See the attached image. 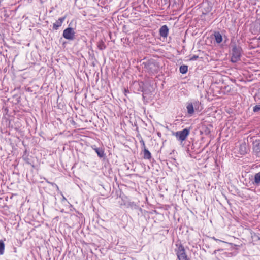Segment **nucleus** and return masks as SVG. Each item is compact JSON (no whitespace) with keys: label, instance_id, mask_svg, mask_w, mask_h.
I'll return each mask as SVG.
<instances>
[{"label":"nucleus","instance_id":"f257e3e1","mask_svg":"<svg viewBox=\"0 0 260 260\" xmlns=\"http://www.w3.org/2000/svg\"><path fill=\"white\" fill-rule=\"evenodd\" d=\"M231 61L233 63L237 62L241 60L242 49L241 46L235 42H232L230 45Z\"/></svg>","mask_w":260,"mask_h":260},{"label":"nucleus","instance_id":"f03ea898","mask_svg":"<svg viewBox=\"0 0 260 260\" xmlns=\"http://www.w3.org/2000/svg\"><path fill=\"white\" fill-rule=\"evenodd\" d=\"M144 70L150 74H153L158 72L159 64L153 60H150L143 62Z\"/></svg>","mask_w":260,"mask_h":260},{"label":"nucleus","instance_id":"7ed1b4c3","mask_svg":"<svg viewBox=\"0 0 260 260\" xmlns=\"http://www.w3.org/2000/svg\"><path fill=\"white\" fill-rule=\"evenodd\" d=\"M186 109L188 115L191 116L194 114L195 111H200L201 110V104L198 101L187 103Z\"/></svg>","mask_w":260,"mask_h":260},{"label":"nucleus","instance_id":"20e7f679","mask_svg":"<svg viewBox=\"0 0 260 260\" xmlns=\"http://www.w3.org/2000/svg\"><path fill=\"white\" fill-rule=\"evenodd\" d=\"M190 132L189 129L184 128L182 131H177L173 133V135L175 136L177 140L183 142L185 140Z\"/></svg>","mask_w":260,"mask_h":260},{"label":"nucleus","instance_id":"39448f33","mask_svg":"<svg viewBox=\"0 0 260 260\" xmlns=\"http://www.w3.org/2000/svg\"><path fill=\"white\" fill-rule=\"evenodd\" d=\"M75 32L73 28L68 27L63 31V37L69 40H73L75 39Z\"/></svg>","mask_w":260,"mask_h":260},{"label":"nucleus","instance_id":"423d86ee","mask_svg":"<svg viewBox=\"0 0 260 260\" xmlns=\"http://www.w3.org/2000/svg\"><path fill=\"white\" fill-rule=\"evenodd\" d=\"M177 255L179 260H188L184 247L182 245H179L178 248Z\"/></svg>","mask_w":260,"mask_h":260},{"label":"nucleus","instance_id":"0eeeda50","mask_svg":"<svg viewBox=\"0 0 260 260\" xmlns=\"http://www.w3.org/2000/svg\"><path fill=\"white\" fill-rule=\"evenodd\" d=\"M252 149L254 154L256 157L260 158V140L256 139L253 141Z\"/></svg>","mask_w":260,"mask_h":260},{"label":"nucleus","instance_id":"6e6552de","mask_svg":"<svg viewBox=\"0 0 260 260\" xmlns=\"http://www.w3.org/2000/svg\"><path fill=\"white\" fill-rule=\"evenodd\" d=\"M91 148L95 151V152L97 153L98 156L100 158H104L105 157V153L103 148H98L95 145L92 146Z\"/></svg>","mask_w":260,"mask_h":260},{"label":"nucleus","instance_id":"1a4fd4ad","mask_svg":"<svg viewBox=\"0 0 260 260\" xmlns=\"http://www.w3.org/2000/svg\"><path fill=\"white\" fill-rule=\"evenodd\" d=\"M159 31L161 37L166 38L168 35L169 28L166 25H164L160 27Z\"/></svg>","mask_w":260,"mask_h":260},{"label":"nucleus","instance_id":"9d476101","mask_svg":"<svg viewBox=\"0 0 260 260\" xmlns=\"http://www.w3.org/2000/svg\"><path fill=\"white\" fill-rule=\"evenodd\" d=\"M66 17H60L59 18L56 22L53 24V28L55 30H57L59 27H60L64 21Z\"/></svg>","mask_w":260,"mask_h":260},{"label":"nucleus","instance_id":"9b49d317","mask_svg":"<svg viewBox=\"0 0 260 260\" xmlns=\"http://www.w3.org/2000/svg\"><path fill=\"white\" fill-rule=\"evenodd\" d=\"M134 86L137 88V91H144V83L143 82H135L134 83Z\"/></svg>","mask_w":260,"mask_h":260},{"label":"nucleus","instance_id":"f8f14e48","mask_svg":"<svg viewBox=\"0 0 260 260\" xmlns=\"http://www.w3.org/2000/svg\"><path fill=\"white\" fill-rule=\"evenodd\" d=\"M215 41L217 43L219 44L222 42L223 38L221 34L218 31H216L214 34Z\"/></svg>","mask_w":260,"mask_h":260},{"label":"nucleus","instance_id":"ddd939ff","mask_svg":"<svg viewBox=\"0 0 260 260\" xmlns=\"http://www.w3.org/2000/svg\"><path fill=\"white\" fill-rule=\"evenodd\" d=\"M254 185L258 186L260 185V171L254 175V181L253 182Z\"/></svg>","mask_w":260,"mask_h":260},{"label":"nucleus","instance_id":"4468645a","mask_svg":"<svg viewBox=\"0 0 260 260\" xmlns=\"http://www.w3.org/2000/svg\"><path fill=\"white\" fill-rule=\"evenodd\" d=\"M143 158L145 159H150L151 158V154L150 151L146 148H143Z\"/></svg>","mask_w":260,"mask_h":260},{"label":"nucleus","instance_id":"2eb2a0df","mask_svg":"<svg viewBox=\"0 0 260 260\" xmlns=\"http://www.w3.org/2000/svg\"><path fill=\"white\" fill-rule=\"evenodd\" d=\"M98 45V48L100 50H104L106 48V45H105V44L104 42V41H102V40H100L98 43V45Z\"/></svg>","mask_w":260,"mask_h":260},{"label":"nucleus","instance_id":"dca6fc26","mask_svg":"<svg viewBox=\"0 0 260 260\" xmlns=\"http://www.w3.org/2000/svg\"><path fill=\"white\" fill-rule=\"evenodd\" d=\"M188 71V66L186 65H182L180 67L179 71L182 74H185Z\"/></svg>","mask_w":260,"mask_h":260},{"label":"nucleus","instance_id":"f3484780","mask_svg":"<svg viewBox=\"0 0 260 260\" xmlns=\"http://www.w3.org/2000/svg\"><path fill=\"white\" fill-rule=\"evenodd\" d=\"M127 207H130L132 209H137L139 208V206L134 202H129L127 204Z\"/></svg>","mask_w":260,"mask_h":260},{"label":"nucleus","instance_id":"a211bd4d","mask_svg":"<svg viewBox=\"0 0 260 260\" xmlns=\"http://www.w3.org/2000/svg\"><path fill=\"white\" fill-rule=\"evenodd\" d=\"M5 244L2 240H0V255H2L4 253Z\"/></svg>","mask_w":260,"mask_h":260},{"label":"nucleus","instance_id":"6ab92c4d","mask_svg":"<svg viewBox=\"0 0 260 260\" xmlns=\"http://www.w3.org/2000/svg\"><path fill=\"white\" fill-rule=\"evenodd\" d=\"M240 147H241V150L242 151L241 154L246 153V143H242L240 145Z\"/></svg>","mask_w":260,"mask_h":260},{"label":"nucleus","instance_id":"aec40b11","mask_svg":"<svg viewBox=\"0 0 260 260\" xmlns=\"http://www.w3.org/2000/svg\"><path fill=\"white\" fill-rule=\"evenodd\" d=\"M202 129L204 131L203 133L205 134V135H208L210 134L211 131L208 127L205 126L203 127Z\"/></svg>","mask_w":260,"mask_h":260},{"label":"nucleus","instance_id":"412c9836","mask_svg":"<svg viewBox=\"0 0 260 260\" xmlns=\"http://www.w3.org/2000/svg\"><path fill=\"white\" fill-rule=\"evenodd\" d=\"M23 158L24 160V161L26 162V163L30 165L32 167H34V165L33 164H31L30 162V159L28 157H24L23 156Z\"/></svg>","mask_w":260,"mask_h":260},{"label":"nucleus","instance_id":"4be33fe9","mask_svg":"<svg viewBox=\"0 0 260 260\" xmlns=\"http://www.w3.org/2000/svg\"><path fill=\"white\" fill-rule=\"evenodd\" d=\"M253 111L254 112H258L260 111V105H255L253 109Z\"/></svg>","mask_w":260,"mask_h":260},{"label":"nucleus","instance_id":"5701e85b","mask_svg":"<svg viewBox=\"0 0 260 260\" xmlns=\"http://www.w3.org/2000/svg\"><path fill=\"white\" fill-rule=\"evenodd\" d=\"M199 58V56L198 55H193L190 58V60H196V59H197L198 58Z\"/></svg>","mask_w":260,"mask_h":260},{"label":"nucleus","instance_id":"b1692460","mask_svg":"<svg viewBox=\"0 0 260 260\" xmlns=\"http://www.w3.org/2000/svg\"><path fill=\"white\" fill-rule=\"evenodd\" d=\"M255 98L260 100V89L258 90V92L256 94Z\"/></svg>","mask_w":260,"mask_h":260},{"label":"nucleus","instance_id":"393cba45","mask_svg":"<svg viewBox=\"0 0 260 260\" xmlns=\"http://www.w3.org/2000/svg\"><path fill=\"white\" fill-rule=\"evenodd\" d=\"M140 142L141 143V144H142V147L143 148H146V146H145V142L144 141V140L143 139H141L140 141Z\"/></svg>","mask_w":260,"mask_h":260},{"label":"nucleus","instance_id":"a878e982","mask_svg":"<svg viewBox=\"0 0 260 260\" xmlns=\"http://www.w3.org/2000/svg\"><path fill=\"white\" fill-rule=\"evenodd\" d=\"M47 183H48L50 184H51L52 186H56V185H57V184H56L55 183L50 182H49V181H47Z\"/></svg>","mask_w":260,"mask_h":260},{"label":"nucleus","instance_id":"bb28decb","mask_svg":"<svg viewBox=\"0 0 260 260\" xmlns=\"http://www.w3.org/2000/svg\"><path fill=\"white\" fill-rule=\"evenodd\" d=\"M213 239L214 240L216 241H219V242H224V243L225 242L224 241H222V240H219V239H217L215 238V237H213Z\"/></svg>","mask_w":260,"mask_h":260},{"label":"nucleus","instance_id":"cd10ccee","mask_svg":"<svg viewBox=\"0 0 260 260\" xmlns=\"http://www.w3.org/2000/svg\"><path fill=\"white\" fill-rule=\"evenodd\" d=\"M128 92H129V91H128V90H127V89H124V93H125V96H126V93H128Z\"/></svg>","mask_w":260,"mask_h":260},{"label":"nucleus","instance_id":"c85d7f7f","mask_svg":"<svg viewBox=\"0 0 260 260\" xmlns=\"http://www.w3.org/2000/svg\"><path fill=\"white\" fill-rule=\"evenodd\" d=\"M55 187L56 188V189H57V190H59V187H58V186H57V185H56V186H55Z\"/></svg>","mask_w":260,"mask_h":260},{"label":"nucleus","instance_id":"c756f323","mask_svg":"<svg viewBox=\"0 0 260 260\" xmlns=\"http://www.w3.org/2000/svg\"><path fill=\"white\" fill-rule=\"evenodd\" d=\"M257 238L259 240H260V236H257Z\"/></svg>","mask_w":260,"mask_h":260},{"label":"nucleus","instance_id":"7c9ffc66","mask_svg":"<svg viewBox=\"0 0 260 260\" xmlns=\"http://www.w3.org/2000/svg\"><path fill=\"white\" fill-rule=\"evenodd\" d=\"M158 136H160V133H158Z\"/></svg>","mask_w":260,"mask_h":260},{"label":"nucleus","instance_id":"2f4dec72","mask_svg":"<svg viewBox=\"0 0 260 260\" xmlns=\"http://www.w3.org/2000/svg\"><path fill=\"white\" fill-rule=\"evenodd\" d=\"M158 136H160V133H158Z\"/></svg>","mask_w":260,"mask_h":260}]
</instances>
